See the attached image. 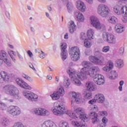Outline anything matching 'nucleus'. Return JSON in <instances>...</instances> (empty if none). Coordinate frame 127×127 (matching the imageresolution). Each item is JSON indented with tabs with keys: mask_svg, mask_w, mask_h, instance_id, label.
I'll return each instance as SVG.
<instances>
[{
	"mask_svg": "<svg viewBox=\"0 0 127 127\" xmlns=\"http://www.w3.org/2000/svg\"><path fill=\"white\" fill-rule=\"evenodd\" d=\"M100 71L101 69L98 66H92L90 68L84 67L81 69L80 73L74 71L71 69H69L67 71L71 82L76 86H81V81L79 80H82V81L87 80L88 76L94 78L99 75L97 73H100Z\"/></svg>",
	"mask_w": 127,
	"mask_h": 127,
	"instance_id": "f257e3e1",
	"label": "nucleus"
},
{
	"mask_svg": "<svg viewBox=\"0 0 127 127\" xmlns=\"http://www.w3.org/2000/svg\"><path fill=\"white\" fill-rule=\"evenodd\" d=\"M53 113L56 116H61L63 114L67 115L71 119L78 120V116L71 110H65L63 104L60 102H56L54 104Z\"/></svg>",
	"mask_w": 127,
	"mask_h": 127,
	"instance_id": "f03ea898",
	"label": "nucleus"
},
{
	"mask_svg": "<svg viewBox=\"0 0 127 127\" xmlns=\"http://www.w3.org/2000/svg\"><path fill=\"white\" fill-rule=\"evenodd\" d=\"M74 111L77 115H79V118L81 120V121L80 122L72 121L71 124L73 126L77 127H87V125H86L85 122H87L88 118L87 115L85 114V109L82 107H79L76 109L74 108Z\"/></svg>",
	"mask_w": 127,
	"mask_h": 127,
	"instance_id": "7ed1b4c3",
	"label": "nucleus"
},
{
	"mask_svg": "<svg viewBox=\"0 0 127 127\" xmlns=\"http://www.w3.org/2000/svg\"><path fill=\"white\" fill-rule=\"evenodd\" d=\"M3 91L6 93V94H9L10 96H11L16 99V100H18L20 99V94H19V90L16 87L13 85H9L5 86L3 87Z\"/></svg>",
	"mask_w": 127,
	"mask_h": 127,
	"instance_id": "20e7f679",
	"label": "nucleus"
},
{
	"mask_svg": "<svg viewBox=\"0 0 127 127\" xmlns=\"http://www.w3.org/2000/svg\"><path fill=\"white\" fill-rule=\"evenodd\" d=\"M97 13L102 17H107L111 13V9L105 4H100L97 6Z\"/></svg>",
	"mask_w": 127,
	"mask_h": 127,
	"instance_id": "39448f33",
	"label": "nucleus"
},
{
	"mask_svg": "<svg viewBox=\"0 0 127 127\" xmlns=\"http://www.w3.org/2000/svg\"><path fill=\"white\" fill-rule=\"evenodd\" d=\"M90 23L96 29L99 30H105L106 26L103 23H101L100 20L97 17L91 16L90 17Z\"/></svg>",
	"mask_w": 127,
	"mask_h": 127,
	"instance_id": "423d86ee",
	"label": "nucleus"
},
{
	"mask_svg": "<svg viewBox=\"0 0 127 127\" xmlns=\"http://www.w3.org/2000/svg\"><path fill=\"white\" fill-rule=\"evenodd\" d=\"M102 38L104 41L110 43V44H116L117 43V38L112 33L104 32L102 35Z\"/></svg>",
	"mask_w": 127,
	"mask_h": 127,
	"instance_id": "0eeeda50",
	"label": "nucleus"
},
{
	"mask_svg": "<svg viewBox=\"0 0 127 127\" xmlns=\"http://www.w3.org/2000/svg\"><path fill=\"white\" fill-rule=\"evenodd\" d=\"M90 62L96 64L97 65H103L106 63V60L103 55H99L97 57L90 56L89 58Z\"/></svg>",
	"mask_w": 127,
	"mask_h": 127,
	"instance_id": "6e6552de",
	"label": "nucleus"
},
{
	"mask_svg": "<svg viewBox=\"0 0 127 127\" xmlns=\"http://www.w3.org/2000/svg\"><path fill=\"white\" fill-rule=\"evenodd\" d=\"M69 54L72 61H78L80 59V53L79 48L74 47L71 48Z\"/></svg>",
	"mask_w": 127,
	"mask_h": 127,
	"instance_id": "1a4fd4ad",
	"label": "nucleus"
},
{
	"mask_svg": "<svg viewBox=\"0 0 127 127\" xmlns=\"http://www.w3.org/2000/svg\"><path fill=\"white\" fill-rule=\"evenodd\" d=\"M7 113L13 117H17L21 114V109L16 106H10L7 108Z\"/></svg>",
	"mask_w": 127,
	"mask_h": 127,
	"instance_id": "9d476101",
	"label": "nucleus"
},
{
	"mask_svg": "<svg viewBox=\"0 0 127 127\" xmlns=\"http://www.w3.org/2000/svg\"><path fill=\"white\" fill-rule=\"evenodd\" d=\"M91 111H92L93 112L90 113V118L92 120L93 124H95V123L98 122V114L95 112L99 111V108H98L97 105H94L92 106Z\"/></svg>",
	"mask_w": 127,
	"mask_h": 127,
	"instance_id": "9b49d317",
	"label": "nucleus"
},
{
	"mask_svg": "<svg viewBox=\"0 0 127 127\" xmlns=\"http://www.w3.org/2000/svg\"><path fill=\"white\" fill-rule=\"evenodd\" d=\"M15 82L16 84L18 85V86L21 87V88H23V89H25V90H28L29 91H31V90H32L33 89L31 86H30L21 78H17L15 80Z\"/></svg>",
	"mask_w": 127,
	"mask_h": 127,
	"instance_id": "f8f14e48",
	"label": "nucleus"
},
{
	"mask_svg": "<svg viewBox=\"0 0 127 127\" xmlns=\"http://www.w3.org/2000/svg\"><path fill=\"white\" fill-rule=\"evenodd\" d=\"M65 95V90L64 88L61 87L59 89L58 91L54 92L53 94L51 95L53 100L56 101L60 99V97H63Z\"/></svg>",
	"mask_w": 127,
	"mask_h": 127,
	"instance_id": "ddd939ff",
	"label": "nucleus"
},
{
	"mask_svg": "<svg viewBox=\"0 0 127 127\" xmlns=\"http://www.w3.org/2000/svg\"><path fill=\"white\" fill-rule=\"evenodd\" d=\"M7 53L4 50H1L0 51V65L3 64V62L8 66H10V63L7 60Z\"/></svg>",
	"mask_w": 127,
	"mask_h": 127,
	"instance_id": "4468645a",
	"label": "nucleus"
},
{
	"mask_svg": "<svg viewBox=\"0 0 127 127\" xmlns=\"http://www.w3.org/2000/svg\"><path fill=\"white\" fill-rule=\"evenodd\" d=\"M61 56L63 61H65L66 59H67V57H68V53H67V44L65 43H62L61 44Z\"/></svg>",
	"mask_w": 127,
	"mask_h": 127,
	"instance_id": "2eb2a0df",
	"label": "nucleus"
},
{
	"mask_svg": "<svg viewBox=\"0 0 127 127\" xmlns=\"http://www.w3.org/2000/svg\"><path fill=\"white\" fill-rule=\"evenodd\" d=\"M72 96L71 107H74V102H75L77 104H80V103L82 102L81 94H80V93L72 92Z\"/></svg>",
	"mask_w": 127,
	"mask_h": 127,
	"instance_id": "dca6fc26",
	"label": "nucleus"
},
{
	"mask_svg": "<svg viewBox=\"0 0 127 127\" xmlns=\"http://www.w3.org/2000/svg\"><path fill=\"white\" fill-rule=\"evenodd\" d=\"M93 78L95 83L97 85H102L105 84V78L102 74H97Z\"/></svg>",
	"mask_w": 127,
	"mask_h": 127,
	"instance_id": "f3484780",
	"label": "nucleus"
},
{
	"mask_svg": "<svg viewBox=\"0 0 127 127\" xmlns=\"http://www.w3.org/2000/svg\"><path fill=\"white\" fill-rule=\"evenodd\" d=\"M76 7L81 12H85L87 9L86 4L81 0H78L76 2Z\"/></svg>",
	"mask_w": 127,
	"mask_h": 127,
	"instance_id": "a211bd4d",
	"label": "nucleus"
},
{
	"mask_svg": "<svg viewBox=\"0 0 127 127\" xmlns=\"http://www.w3.org/2000/svg\"><path fill=\"white\" fill-rule=\"evenodd\" d=\"M75 16L78 22L83 23L85 21V16L81 12L79 11H75Z\"/></svg>",
	"mask_w": 127,
	"mask_h": 127,
	"instance_id": "6ab92c4d",
	"label": "nucleus"
},
{
	"mask_svg": "<svg viewBox=\"0 0 127 127\" xmlns=\"http://www.w3.org/2000/svg\"><path fill=\"white\" fill-rule=\"evenodd\" d=\"M68 26L69 29V31L71 34H73L77 30V26L73 21H70L68 22Z\"/></svg>",
	"mask_w": 127,
	"mask_h": 127,
	"instance_id": "aec40b11",
	"label": "nucleus"
},
{
	"mask_svg": "<svg viewBox=\"0 0 127 127\" xmlns=\"http://www.w3.org/2000/svg\"><path fill=\"white\" fill-rule=\"evenodd\" d=\"M114 63L111 61H109L107 64L103 67L102 69L104 72H110L111 70L114 69Z\"/></svg>",
	"mask_w": 127,
	"mask_h": 127,
	"instance_id": "412c9836",
	"label": "nucleus"
},
{
	"mask_svg": "<svg viewBox=\"0 0 127 127\" xmlns=\"http://www.w3.org/2000/svg\"><path fill=\"white\" fill-rule=\"evenodd\" d=\"M86 86L87 90L90 91V92H94V91H96V90H97V87L96 85L94 84V83L91 81L86 82Z\"/></svg>",
	"mask_w": 127,
	"mask_h": 127,
	"instance_id": "4be33fe9",
	"label": "nucleus"
},
{
	"mask_svg": "<svg viewBox=\"0 0 127 127\" xmlns=\"http://www.w3.org/2000/svg\"><path fill=\"white\" fill-rule=\"evenodd\" d=\"M3 80L5 82L9 80V76L7 74V73L4 71H1L0 73V81Z\"/></svg>",
	"mask_w": 127,
	"mask_h": 127,
	"instance_id": "5701e85b",
	"label": "nucleus"
},
{
	"mask_svg": "<svg viewBox=\"0 0 127 127\" xmlns=\"http://www.w3.org/2000/svg\"><path fill=\"white\" fill-rule=\"evenodd\" d=\"M42 127H57V126L53 122L48 120L44 122Z\"/></svg>",
	"mask_w": 127,
	"mask_h": 127,
	"instance_id": "b1692460",
	"label": "nucleus"
},
{
	"mask_svg": "<svg viewBox=\"0 0 127 127\" xmlns=\"http://www.w3.org/2000/svg\"><path fill=\"white\" fill-rule=\"evenodd\" d=\"M95 99H96V101L98 102L100 104H103L104 102H105V96H104L102 94H96L95 97Z\"/></svg>",
	"mask_w": 127,
	"mask_h": 127,
	"instance_id": "393cba45",
	"label": "nucleus"
},
{
	"mask_svg": "<svg viewBox=\"0 0 127 127\" xmlns=\"http://www.w3.org/2000/svg\"><path fill=\"white\" fill-rule=\"evenodd\" d=\"M23 96L26 98L28 101H31V99L32 98V95L33 94V92L31 91H23L22 92Z\"/></svg>",
	"mask_w": 127,
	"mask_h": 127,
	"instance_id": "a878e982",
	"label": "nucleus"
},
{
	"mask_svg": "<svg viewBox=\"0 0 127 127\" xmlns=\"http://www.w3.org/2000/svg\"><path fill=\"white\" fill-rule=\"evenodd\" d=\"M107 78L110 80H115L118 77V73L116 70H112L107 75Z\"/></svg>",
	"mask_w": 127,
	"mask_h": 127,
	"instance_id": "bb28decb",
	"label": "nucleus"
},
{
	"mask_svg": "<svg viewBox=\"0 0 127 127\" xmlns=\"http://www.w3.org/2000/svg\"><path fill=\"white\" fill-rule=\"evenodd\" d=\"M115 30L117 33H122L125 31V27L122 24H117L115 26Z\"/></svg>",
	"mask_w": 127,
	"mask_h": 127,
	"instance_id": "cd10ccee",
	"label": "nucleus"
},
{
	"mask_svg": "<svg viewBox=\"0 0 127 127\" xmlns=\"http://www.w3.org/2000/svg\"><path fill=\"white\" fill-rule=\"evenodd\" d=\"M114 11L117 15H121L122 13V6L117 4L114 6Z\"/></svg>",
	"mask_w": 127,
	"mask_h": 127,
	"instance_id": "c85d7f7f",
	"label": "nucleus"
},
{
	"mask_svg": "<svg viewBox=\"0 0 127 127\" xmlns=\"http://www.w3.org/2000/svg\"><path fill=\"white\" fill-rule=\"evenodd\" d=\"M92 39H85L83 41V45L86 48H90L92 45H93V43H92Z\"/></svg>",
	"mask_w": 127,
	"mask_h": 127,
	"instance_id": "c756f323",
	"label": "nucleus"
},
{
	"mask_svg": "<svg viewBox=\"0 0 127 127\" xmlns=\"http://www.w3.org/2000/svg\"><path fill=\"white\" fill-rule=\"evenodd\" d=\"M0 124L2 127H7L10 124V122H9V120L7 118L4 117L1 119Z\"/></svg>",
	"mask_w": 127,
	"mask_h": 127,
	"instance_id": "7c9ffc66",
	"label": "nucleus"
},
{
	"mask_svg": "<svg viewBox=\"0 0 127 127\" xmlns=\"http://www.w3.org/2000/svg\"><path fill=\"white\" fill-rule=\"evenodd\" d=\"M95 32L92 29H89L87 32V36L88 39H93L94 38Z\"/></svg>",
	"mask_w": 127,
	"mask_h": 127,
	"instance_id": "2f4dec72",
	"label": "nucleus"
},
{
	"mask_svg": "<svg viewBox=\"0 0 127 127\" xmlns=\"http://www.w3.org/2000/svg\"><path fill=\"white\" fill-rule=\"evenodd\" d=\"M108 22L111 24H116L118 23V18L115 16H110L108 19Z\"/></svg>",
	"mask_w": 127,
	"mask_h": 127,
	"instance_id": "473e14b6",
	"label": "nucleus"
},
{
	"mask_svg": "<svg viewBox=\"0 0 127 127\" xmlns=\"http://www.w3.org/2000/svg\"><path fill=\"white\" fill-rule=\"evenodd\" d=\"M71 84V82L70 81V79L68 77H65L64 79L63 85L65 88H68L70 84Z\"/></svg>",
	"mask_w": 127,
	"mask_h": 127,
	"instance_id": "72a5a7b5",
	"label": "nucleus"
},
{
	"mask_svg": "<svg viewBox=\"0 0 127 127\" xmlns=\"http://www.w3.org/2000/svg\"><path fill=\"white\" fill-rule=\"evenodd\" d=\"M116 63L118 68H122V67H124V66H125V63L124 62V60L118 59L116 61Z\"/></svg>",
	"mask_w": 127,
	"mask_h": 127,
	"instance_id": "f704fd0d",
	"label": "nucleus"
},
{
	"mask_svg": "<svg viewBox=\"0 0 127 127\" xmlns=\"http://www.w3.org/2000/svg\"><path fill=\"white\" fill-rule=\"evenodd\" d=\"M50 113L49 111L46 109L41 108V116L40 117H45L46 116H49Z\"/></svg>",
	"mask_w": 127,
	"mask_h": 127,
	"instance_id": "c9c22d12",
	"label": "nucleus"
},
{
	"mask_svg": "<svg viewBox=\"0 0 127 127\" xmlns=\"http://www.w3.org/2000/svg\"><path fill=\"white\" fill-rule=\"evenodd\" d=\"M33 112L36 116H41V107H39V108L34 109L33 110Z\"/></svg>",
	"mask_w": 127,
	"mask_h": 127,
	"instance_id": "e433bc0d",
	"label": "nucleus"
},
{
	"mask_svg": "<svg viewBox=\"0 0 127 127\" xmlns=\"http://www.w3.org/2000/svg\"><path fill=\"white\" fill-rule=\"evenodd\" d=\"M22 76L23 78H24V79L30 82V83H32L33 82V79H32V78L30 77L28 75L23 73Z\"/></svg>",
	"mask_w": 127,
	"mask_h": 127,
	"instance_id": "4c0bfd02",
	"label": "nucleus"
},
{
	"mask_svg": "<svg viewBox=\"0 0 127 127\" xmlns=\"http://www.w3.org/2000/svg\"><path fill=\"white\" fill-rule=\"evenodd\" d=\"M59 127H69L68 122L65 121H61L59 124Z\"/></svg>",
	"mask_w": 127,
	"mask_h": 127,
	"instance_id": "58836bf2",
	"label": "nucleus"
},
{
	"mask_svg": "<svg viewBox=\"0 0 127 127\" xmlns=\"http://www.w3.org/2000/svg\"><path fill=\"white\" fill-rule=\"evenodd\" d=\"M121 14H125V16H127V6H122Z\"/></svg>",
	"mask_w": 127,
	"mask_h": 127,
	"instance_id": "ea45409f",
	"label": "nucleus"
},
{
	"mask_svg": "<svg viewBox=\"0 0 127 127\" xmlns=\"http://www.w3.org/2000/svg\"><path fill=\"white\" fill-rule=\"evenodd\" d=\"M37 101H38V95L33 92L31 102H37Z\"/></svg>",
	"mask_w": 127,
	"mask_h": 127,
	"instance_id": "a19ab883",
	"label": "nucleus"
},
{
	"mask_svg": "<svg viewBox=\"0 0 127 127\" xmlns=\"http://www.w3.org/2000/svg\"><path fill=\"white\" fill-rule=\"evenodd\" d=\"M38 53L39 54V57L41 59H44L45 57H46V56L47 55L46 54H45L43 51H39L38 52Z\"/></svg>",
	"mask_w": 127,
	"mask_h": 127,
	"instance_id": "79ce46f5",
	"label": "nucleus"
},
{
	"mask_svg": "<svg viewBox=\"0 0 127 127\" xmlns=\"http://www.w3.org/2000/svg\"><path fill=\"white\" fill-rule=\"evenodd\" d=\"M84 98H85L87 100H90V99H92V93H91L90 92L85 93Z\"/></svg>",
	"mask_w": 127,
	"mask_h": 127,
	"instance_id": "37998d69",
	"label": "nucleus"
},
{
	"mask_svg": "<svg viewBox=\"0 0 127 127\" xmlns=\"http://www.w3.org/2000/svg\"><path fill=\"white\" fill-rule=\"evenodd\" d=\"M67 10L68 12H71L73 10V5L71 3H68L67 4Z\"/></svg>",
	"mask_w": 127,
	"mask_h": 127,
	"instance_id": "c03bdc74",
	"label": "nucleus"
},
{
	"mask_svg": "<svg viewBox=\"0 0 127 127\" xmlns=\"http://www.w3.org/2000/svg\"><path fill=\"white\" fill-rule=\"evenodd\" d=\"M96 103H97L96 98L91 99L88 101V104H89V105H92V106H94V105H95Z\"/></svg>",
	"mask_w": 127,
	"mask_h": 127,
	"instance_id": "a18cd8bd",
	"label": "nucleus"
},
{
	"mask_svg": "<svg viewBox=\"0 0 127 127\" xmlns=\"http://www.w3.org/2000/svg\"><path fill=\"white\" fill-rule=\"evenodd\" d=\"M110 51V46H105L102 49V52L106 53L107 52H109Z\"/></svg>",
	"mask_w": 127,
	"mask_h": 127,
	"instance_id": "49530a36",
	"label": "nucleus"
},
{
	"mask_svg": "<svg viewBox=\"0 0 127 127\" xmlns=\"http://www.w3.org/2000/svg\"><path fill=\"white\" fill-rule=\"evenodd\" d=\"M99 114L100 116H102V117H104V118H106L107 116H108V112L106 111H101L99 112Z\"/></svg>",
	"mask_w": 127,
	"mask_h": 127,
	"instance_id": "de8ad7c7",
	"label": "nucleus"
},
{
	"mask_svg": "<svg viewBox=\"0 0 127 127\" xmlns=\"http://www.w3.org/2000/svg\"><path fill=\"white\" fill-rule=\"evenodd\" d=\"M124 81L121 80L119 82L120 86L119 87V90L120 91V92H122L123 91V86H124Z\"/></svg>",
	"mask_w": 127,
	"mask_h": 127,
	"instance_id": "09e8293b",
	"label": "nucleus"
},
{
	"mask_svg": "<svg viewBox=\"0 0 127 127\" xmlns=\"http://www.w3.org/2000/svg\"><path fill=\"white\" fill-rule=\"evenodd\" d=\"M86 33H85L84 32L81 33V34H80V39H82V40L87 39V38H86Z\"/></svg>",
	"mask_w": 127,
	"mask_h": 127,
	"instance_id": "8fccbe9b",
	"label": "nucleus"
},
{
	"mask_svg": "<svg viewBox=\"0 0 127 127\" xmlns=\"http://www.w3.org/2000/svg\"><path fill=\"white\" fill-rule=\"evenodd\" d=\"M0 108L2 109V110H5V108H6V104L4 103L0 102Z\"/></svg>",
	"mask_w": 127,
	"mask_h": 127,
	"instance_id": "3c124183",
	"label": "nucleus"
},
{
	"mask_svg": "<svg viewBox=\"0 0 127 127\" xmlns=\"http://www.w3.org/2000/svg\"><path fill=\"white\" fill-rule=\"evenodd\" d=\"M102 124L103 125H105L107 126V123H108V119L106 117H103L102 120Z\"/></svg>",
	"mask_w": 127,
	"mask_h": 127,
	"instance_id": "603ef678",
	"label": "nucleus"
},
{
	"mask_svg": "<svg viewBox=\"0 0 127 127\" xmlns=\"http://www.w3.org/2000/svg\"><path fill=\"white\" fill-rule=\"evenodd\" d=\"M89 63L87 61H83L82 63V66H84V67H87V66H89Z\"/></svg>",
	"mask_w": 127,
	"mask_h": 127,
	"instance_id": "864d4df0",
	"label": "nucleus"
},
{
	"mask_svg": "<svg viewBox=\"0 0 127 127\" xmlns=\"http://www.w3.org/2000/svg\"><path fill=\"white\" fill-rule=\"evenodd\" d=\"M119 52L121 55H124V53L125 52V48L121 47L119 50Z\"/></svg>",
	"mask_w": 127,
	"mask_h": 127,
	"instance_id": "5fc2aeb1",
	"label": "nucleus"
},
{
	"mask_svg": "<svg viewBox=\"0 0 127 127\" xmlns=\"http://www.w3.org/2000/svg\"><path fill=\"white\" fill-rule=\"evenodd\" d=\"M30 30L31 31V32L32 33H35V28H34V27L32 26H31L30 27Z\"/></svg>",
	"mask_w": 127,
	"mask_h": 127,
	"instance_id": "6e6d98bb",
	"label": "nucleus"
},
{
	"mask_svg": "<svg viewBox=\"0 0 127 127\" xmlns=\"http://www.w3.org/2000/svg\"><path fill=\"white\" fill-rule=\"evenodd\" d=\"M88 4H93L94 3V0H85Z\"/></svg>",
	"mask_w": 127,
	"mask_h": 127,
	"instance_id": "4d7b16f0",
	"label": "nucleus"
},
{
	"mask_svg": "<svg viewBox=\"0 0 127 127\" xmlns=\"http://www.w3.org/2000/svg\"><path fill=\"white\" fill-rule=\"evenodd\" d=\"M5 14L7 18H9V17H10V14H9V12L8 11H5Z\"/></svg>",
	"mask_w": 127,
	"mask_h": 127,
	"instance_id": "13d9d810",
	"label": "nucleus"
},
{
	"mask_svg": "<svg viewBox=\"0 0 127 127\" xmlns=\"http://www.w3.org/2000/svg\"><path fill=\"white\" fill-rule=\"evenodd\" d=\"M27 53H28V55H29V57L31 58L33 56V54H32L31 51L29 50V51H28Z\"/></svg>",
	"mask_w": 127,
	"mask_h": 127,
	"instance_id": "bf43d9fd",
	"label": "nucleus"
},
{
	"mask_svg": "<svg viewBox=\"0 0 127 127\" xmlns=\"http://www.w3.org/2000/svg\"><path fill=\"white\" fill-rule=\"evenodd\" d=\"M107 127L106 126V124H104L103 123H100L99 124L98 126H97V127Z\"/></svg>",
	"mask_w": 127,
	"mask_h": 127,
	"instance_id": "052dcab7",
	"label": "nucleus"
},
{
	"mask_svg": "<svg viewBox=\"0 0 127 127\" xmlns=\"http://www.w3.org/2000/svg\"><path fill=\"white\" fill-rule=\"evenodd\" d=\"M17 55H18V58H19L20 60H23V57H22V56H21V54H19V53H17Z\"/></svg>",
	"mask_w": 127,
	"mask_h": 127,
	"instance_id": "680f3d73",
	"label": "nucleus"
},
{
	"mask_svg": "<svg viewBox=\"0 0 127 127\" xmlns=\"http://www.w3.org/2000/svg\"><path fill=\"white\" fill-rule=\"evenodd\" d=\"M10 58H11L12 61H13V62H15V58H14V57H13V56H12V55H10Z\"/></svg>",
	"mask_w": 127,
	"mask_h": 127,
	"instance_id": "e2e57ef3",
	"label": "nucleus"
},
{
	"mask_svg": "<svg viewBox=\"0 0 127 127\" xmlns=\"http://www.w3.org/2000/svg\"><path fill=\"white\" fill-rule=\"evenodd\" d=\"M59 82V77L58 76L56 77V84H58V82Z\"/></svg>",
	"mask_w": 127,
	"mask_h": 127,
	"instance_id": "0e129e2a",
	"label": "nucleus"
},
{
	"mask_svg": "<svg viewBox=\"0 0 127 127\" xmlns=\"http://www.w3.org/2000/svg\"><path fill=\"white\" fill-rule=\"evenodd\" d=\"M123 22H127V16H126L123 19Z\"/></svg>",
	"mask_w": 127,
	"mask_h": 127,
	"instance_id": "69168bd1",
	"label": "nucleus"
},
{
	"mask_svg": "<svg viewBox=\"0 0 127 127\" xmlns=\"http://www.w3.org/2000/svg\"><path fill=\"white\" fill-rule=\"evenodd\" d=\"M30 67L32 69V70H34V71H36V69H35V68L34 67V66H33V64L30 65Z\"/></svg>",
	"mask_w": 127,
	"mask_h": 127,
	"instance_id": "338daca9",
	"label": "nucleus"
},
{
	"mask_svg": "<svg viewBox=\"0 0 127 127\" xmlns=\"http://www.w3.org/2000/svg\"><path fill=\"white\" fill-rule=\"evenodd\" d=\"M64 39H68V33H66L64 36Z\"/></svg>",
	"mask_w": 127,
	"mask_h": 127,
	"instance_id": "774afa93",
	"label": "nucleus"
}]
</instances>
